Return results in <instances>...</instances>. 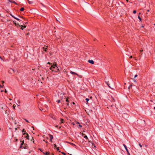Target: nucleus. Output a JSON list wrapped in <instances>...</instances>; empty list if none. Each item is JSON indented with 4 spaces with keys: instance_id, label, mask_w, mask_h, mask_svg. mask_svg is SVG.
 Returning a JSON list of instances; mask_svg holds the SVG:
<instances>
[{
    "instance_id": "c85d7f7f",
    "label": "nucleus",
    "mask_w": 155,
    "mask_h": 155,
    "mask_svg": "<svg viewBox=\"0 0 155 155\" xmlns=\"http://www.w3.org/2000/svg\"><path fill=\"white\" fill-rule=\"evenodd\" d=\"M82 127V125L79 124V125L78 127V128H79V127Z\"/></svg>"
},
{
    "instance_id": "79ce46f5",
    "label": "nucleus",
    "mask_w": 155,
    "mask_h": 155,
    "mask_svg": "<svg viewBox=\"0 0 155 155\" xmlns=\"http://www.w3.org/2000/svg\"><path fill=\"white\" fill-rule=\"evenodd\" d=\"M61 101V102H62L64 103V100L63 99L62 101Z\"/></svg>"
},
{
    "instance_id": "b1692460",
    "label": "nucleus",
    "mask_w": 155,
    "mask_h": 155,
    "mask_svg": "<svg viewBox=\"0 0 155 155\" xmlns=\"http://www.w3.org/2000/svg\"><path fill=\"white\" fill-rule=\"evenodd\" d=\"M11 70L13 72H14V70L13 69H12V68H10L9 71H10Z\"/></svg>"
},
{
    "instance_id": "9b49d317",
    "label": "nucleus",
    "mask_w": 155,
    "mask_h": 155,
    "mask_svg": "<svg viewBox=\"0 0 155 155\" xmlns=\"http://www.w3.org/2000/svg\"><path fill=\"white\" fill-rule=\"evenodd\" d=\"M67 142L72 146H76V145L75 144H74L73 143L68 142Z\"/></svg>"
},
{
    "instance_id": "4c0bfd02",
    "label": "nucleus",
    "mask_w": 155,
    "mask_h": 155,
    "mask_svg": "<svg viewBox=\"0 0 155 155\" xmlns=\"http://www.w3.org/2000/svg\"><path fill=\"white\" fill-rule=\"evenodd\" d=\"M139 146H140L141 147H142V146L141 145V144H140V143H139Z\"/></svg>"
},
{
    "instance_id": "c03bdc74",
    "label": "nucleus",
    "mask_w": 155,
    "mask_h": 155,
    "mask_svg": "<svg viewBox=\"0 0 155 155\" xmlns=\"http://www.w3.org/2000/svg\"><path fill=\"white\" fill-rule=\"evenodd\" d=\"M137 74H136L134 76V78H136V77H137Z\"/></svg>"
},
{
    "instance_id": "774afa93",
    "label": "nucleus",
    "mask_w": 155,
    "mask_h": 155,
    "mask_svg": "<svg viewBox=\"0 0 155 155\" xmlns=\"http://www.w3.org/2000/svg\"><path fill=\"white\" fill-rule=\"evenodd\" d=\"M2 83H4V81H2Z\"/></svg>"
},
{
    "instance_id": "a878e982",
    "label": "nucleus",
    "mask_w": 155,
    "mask_h": 155,
    "mask_svg": "<svg viewBox=\"0 0 155 155\" xmlns=\"http://www.w3.org/2000/svg\"><path fill=\"white\" fill-rule=\"evenodd\" d=\"M32 139L31 140V141H32V142L33 143H34V139H33V137H32Z\"/></svg>"
},
{
    "instance_id": "58836bf2",
    "label": "nucleus",
    "mask_w": 155,
    "mask_h": 155,
    "mask_svg": "<svg viewBox=\"0 0 155 155\" xmlns=\"http://www.w3.org/2000/svg\"><path fill=\"white\" fill-rule=\"evenodd\" d=\"M54 148H56L57 146L55 144H54Z\"/></svg>"
},
{
    "instance_id": "0eeeda50",
    "label": "nucleus",
    "mask_w": 155,
    "mask_h": 155,
    "mask_svg": "<svg viewBox=\"0 0 155 155\" xmlns=\"http://www.w3.org/2000/svg\"><path fill=\"white\" fill-rule=\"evenodd\" d=\"M70 73L76 75L77 76H78V74L76 73L75 72H73L71 71Z\"/></svg>"
},
{
    "instance_id": "69168bd1",
    "label": "nucleus",
    "mask_w": 155,
    "mask_h": 155,
    "mask_svg": "<svg viewBox=\"0 0 155 155\" xmlns=\"http://www.w3.org/2000/svg\"><path fill=\"white\" fill-rule=\"evenodd\" d=\"M15 106H14V105H13V107H14V108H15Z\"/></svg>"
},
{
    "instance_id": "603ef678",
    "label": "nucleus",
    "mask_w": 155,
    "mask_h": 155,
    "mask_svg": "<svg viewBox=\"0 0 155 155\" xmlns=\"http://www.w3.org/2000/svg\"><path fill=\"white\" fill-rule=\"evenodd\" d=\"M47 64H51V63H50L49 62H48L47 63Z\"/></svg>"
},
{
    "instance_id": "2eb2a0df",
    "label": "nucleus",
    "mask_w": 155,
    "mask_h": 155,
    "mask_svg": "<svg viewBox=\"0 0 155 155\" xmlns=\"http://www.w3.org/2000/svg\"><path fill=\"white\" fill-rule=\"evenodd\" d=\"M24 8L23 7H22L20 8V11L22 12V11H24Z\"/></svg>"
},
{
    "instance_id": "09e8293b",
    "label": "nucleus",
    "mask_w": 155,
    "mask_h": 155,
    "mask_svg": "<svg viewBox=\"0 0 155 155\" xmlns=\"http://www.w3.org/2000/svg\"><path fill=\"white\" fill-rule=\"evenodd\" d=\"M130 87H132L133 85H132V84L131 83V84H130Z\"/></svg>"
},
{
    "instance_id": "a18cd8bd",
    "label": "nucleus",
    "mask_w": 155,
    "mask_h": 155,
    "mask_svg": "<svg viewBox=\"0 0 155 155\" xmlns=\"http://www.w3.org/2000/svg\"><path fill=\"white\" fill-rule=\"evenodd\" d=\"M92 144L93 146H94V147H96L95 146V145H94V143H92Z\"/></svg>"
},
{
    "instance_id": "c9c22d12",
    "label": "nucleus",
    "mask_w": 155,
    "mask_h": 155,
    "mask_svg": "<svg viewBox=\"0 0 155 155\" xmlns=\"http://www.w3.org/2000/svg\"><path fill=\"white\" fill-rule=\"evenodd\" d=\"M15 25H16V21H13Z\"/></svg>"
},
{
    "instance_id": "0e129e2a",
    "label": "nucleus",
    "mask_w": 155,
    "mask_h": 155,
    "mask_svg": "<svg viewBox=\"0 0 155 155\" xmlns=\"http://www.w3.org/2000/svg\"><path fill=\"white\" fill-rule=\"evenodd\" d=\"M58 125H56L55 126V127H56V128H57L58 127Z\"/></svg>"
},
{
    "instance_id": "680f3d73",
    "label": "nucleus",
    "mask_w": 155,
    "mask_h": 155,
    "mask_svg": "<svg viewBox=\"0 0 155 155\" xmlns=\"http://www.w3.org/2000/svg\"><path fill=\"white\" fill-rule=\"evenodd\" d=\"M130 58H132V56H131Z\"/></svg>"
},
{
    "instance_id": "393cba45",
    "label": "nucleus",
    "mask_w": 155,
    "mask_h": 155,
    "mask_svg": "<svg viewBox=\"0 0 155 155\" xmlns=\"http://www.w3.org/2000/svg\"><path fill=\"white\" fill-rule=\"evenodd\" d=\"M137 11L136 10H134L133 11V13L134 14H136V13Z\"/></svg>"
},
{
    "instance_id": "20e7f679",
    "label": "nucleus",
    "mask_w": 155,
    "mask_h": 155,
    "mask_svg": "<svg viewBox=\"0 0 155 155\" xmlns=\"http://www.w3.org/2000/svg\"><path fill=\"white\" fill-rule=\"evenodd\" d=\"M64 99H65V101L67 102V103L66 104V105L67 106H68L69 105V101L68 99V98H66V97L65 96H64Z\"/></svg>"
},
{
    "instance_id": "4468645a",
    "label": "nucleus",
    "mask_w": 155,
    "mask_h": 155,
    "mask_svg": "<svg viewBox=\"0 0 155 155\" xmlns=\"http://www.w3.org/2000/svg\"><path fill=\"white\" fill-rule=\"evenodd\" d=\"M84 138H85L86 140H88V138L87 137L85 134H84Z\"/></svg>"
},
{
    "instance_id": "ddd939ff",
    "label": "nucleus",
    "mask_w": 155,
    "mask_h": 155,
    "mask_svg": "<svg viewBox=\"0 0 155 155\" xmlns=\"http://www.w3.org/2000/svg\"><path fill=\"white\" fill-rule=\"evenodd\" d=\"M21 29L22 30H23V28H25L27 26H25V25L23 26V25H21Z\"/></svg>"
},
{
    "instance_id": "f3484780",
    "label": "nucleus",
    "mask_w": 155,
    "mask_h": 155,
    "mask_svg": "<svg viewBox=\"0 0 155 155\" xmlns=\"http://www.w3.org/2000/svg\"><path fill=\"white\" fill-rule=\"evenodd\" d=\"M42 48L43 49V50L44 51H45L46 52L47 51L46 49L47 48H46L43 47Z\"/></svg>"
},
{
    "instance_id": "8fccbe9b",
    "label": "nucleus",
    "mask_w": 155,
    "mask_h": 155,
    "mask_svg": "<svg viewBox=\"0 0 155 155\" xmlns=\"http://www.w3.org/2000/svg\"><path fill=\"white\" fill-rule=\"evenodd\" d=\"M130 87V85L128 87V89H130L131 87Z\"/></svg>"
},
{
    "instance_id": "e433bc0d",
    "label": "nucleus",
    "mask_w": 155,
    "mask_h": 155,
    "mask_svg": "<svg viewBox=\"0 0 155 155\" xmlns=\"http://www.w3.org/2000/svg\"><path fill=\"white\" fill-rule=\"evenodd\" d=\"M76 124H80V123L76 121Z\"/></svg>"
},
{
    "instance_id": "4be33fe9",
    "label": "nucleus",
    "mask_w": 155,
    "mask_h": 155,
    "mask_svg": "<svg viewBox=\"0 0 155 155\" xmlns=\"http://www.w3.org/2000/svg\"><path fill=\"white\" fill-rule=\"evenodd\" d=\"M61 101V100H59L57 101V102L58 104H59V103H60Z\"/></svg>"
},
{
    "instance_id": "6ab92c4d",
    "label": "nucleus",
    "mask_w": 155,
    "mask_h": 155,
    "mask_svg": "<svg viewBox=\"0 0 155 155\" xmlns=\"http://www.w3.org/2000/svg\"><path fill=\"white\" fill-rule=\"evenodd\" d=\"M64 120L63 119H61V122L60 123V124H61V123H64Z\"/></svg>"
},
{
    "instance_id": "4d7b16f0",
    "label": "nucleus",
    "mask_w": 155,
    "mask_h": 155,
    "mask_svg": "<svg viewBox=\"0 0 155 155\" xmlns=\"http://www.w3.org/2000/svg\"><path fill=\"white\" fill-rule=\"evenodd\" d=\"M18 140V139H16L15 140V141H17Z\"/></svg>"
},
{
    "instance_id": "a211bd4d",
    "label": "nucleus",
    "mask_w": 155,
    "mask_h": 155,
    "mask_svg": "<svg viewBox=\"0 0 155 155\" xmlns=\"http://www.w3.org/2000/svg\"><path fill=\"white\" fill-rule=\"evenodd\" d=\"M8 1L9 2L12 3H14L15 2V1H13V0H9Z\"/></svg>"
},
{
    "instance_id": "052dcab7",
    "label": "nucleus",
    "mask_w": 155,
    "mask_h": 155,
    "mask_svg": "<svg viewBox=\"0 0 155 155\" xmlns=\"http://www.w3.org/2000/svg\"><path fill=\"white\" fill-rule=\"evenodd\" d=\"M2 87V86L0 84V88Z\"/></svg>"
},
{
    "instance_id": "bb28decb",
    "label": "nucleus",
    "mask_w": 155,
    "mask_h": 155,
    "mask_svg": "<svg viewBox=\"0 0 155 155\" xmlns=\"http://www.w3.org/2000/svg\"><path fill=\"white\" fill-rule=\"evenodd\" d=\"M38 150H40L42 152H43V150H42L41 149V148H39L38 149Z\"/></svg>"
},
{
    "instance_id": "6e6552de",
    "label": "nucleus",
    "mask_w": 155,
    "mask_h": 155,
    "mask_svg": "<svg viewBox=\"0 0 155 155\" xmlns=\"http://www.w3.org/2000/svg\"><path fill=\"white\" fill-rule=\"evenodd\" d=\"M43 153L45 155H48L49 154H50V152L47 151H46L45 152H43Z\"/></svg>"
},
{
    "instance_id": "bf43d9fd",
    "label": "nucleus",
    "mask_w": 155,
    "mask_h": 155,
    "mask_svg": "<svg viewBox=\"0 0 155 155\" xmlns=\"http://www.w3.org/2000/svg\"><path fill=\"white\" fill-rule=\"evenodd\" d=\"M50 141L51 142H52V140H51V139H50Z\"/></svg>"
},
{
    "instance_id": "7ed1b4c3",
    "label": "nucleus",
    "mask_w": 155,
    "mask_h": 155,
    "mask_svg": "<svg viewBox=\"0 0 155 155\" xmlns=\"http://www.w3.org/2000/svg\"><path fill=\"white\" fill-rule=\"evenodd\" d=\"M123 146L124 147L126 151H127V154L128 155H130L127 149V146H126V145L125 144H123Z\"/></svg>"
},
{
    "instance_id": "72a5a7b5",
    "label": "nucleus",
    "mask_w": 155,
    "mask_h": 155,
    "mask_svg": "<svg viewBox=\"0 0 155 155\" xmlns=\"http://www.w3.org/2000/svg\"><path fill=\"white\" fill-rule=\"evenodd\" d=\"M56 149L57 150H58L59 152H60V151H59V148L58 147L57 148H56Z\"/></svg>"
},
{
    "instance_id": "473e14b6",
    "label": "nucleus",
    "mask_w": 155,
    "mask_h": 155,
    "mask_svg": "<svg viewBox=\"0 0 155 155\" xmlns=\"http://www.w3.org/2000/svg\"><path fill=\"white\" fill-rule=\"evenodd\" d=\"M63 96H62V97H61V99L60 100L61 101H62V100L63 99Z\"/></svg>"
},
{
    "instance_id": "a19ab883",
    "label": "nucleus",
    "mask_w": 155,
    "mask_h": 155,
    "mask_svg": "<svg viewBox=\"0 0 155 155\" xmlns=\"http://www.w3.org/2000/svg\"><path fill=\"white\" fill-rule=\"evenodd\" d=\"M105 83L107 84H109V81H105Z\"/></svg>"
},
{
    "instance_id": "f257e3e1",
    "label": "nucleus",
    "mask_w": 155,
    "mask_h": 155,
    "mask_svg": "<svg viewBox=\"0 0 155 155\" xmlns=\"http://www.w3.org/2000/svg\"><path fill=\"white\" fill-rule=\"evenodd\" d=\"M24 141L23 140L21 144V145L20 147V148H21L22 149L23 148H24V149H27V148L28 147L27 144H25L24 145Z\"/></svg>"
},
{
    "instance_id": "f704fd0d",
    "label": "nucleus",
    "mask_w": 155,
    "mask_h": 155,
    "mask_svg": "<svg viewBox=\"0 0 155 155\" xmlns=\"http://www.w3.org/2000/svg\"><path fill=\"white\" fill-rule=\"evenodd\" d=\"M24 120H25V121H26V122H28V120H26V119H24Z\"/></svg>"
},
{
    "instance_id": "5701e85b",
    "label": "nucleus",
    "mask_w": 155,
    "mask_h": 155,
    "mask_svg": "<svg viewBox=\"0 0 155 155\" xmlns=\"http://www.w3.org/2000/svg\"><path fill=\"white\" fill-rule=\"evenodd\" d=\"M26 131L24 129H23V130H22V132L23 133L24 132L25 133V132Z\"/></svg>"
},
{
    "instance_id": "dca6fc26",
    "label": "nucleus",
    "mask_w": 155,
    "mask_h": 155,
    "mask_svg": "<svg viewBox=\"0 0 155 155\" xmlns=\"http://www.w3.org/2000/svg\"><path fill=\"white\" fill-rule=\"evenodd\" d=\"M85 100L86 101V104H87L88 103V101L89 100V98H86L85 99Z\"/></svg>"
},
{
    "instance_id": "f03ea898",
    "label": "nucleus",
    "mask_w": 155,
    "mask_h": 155,
    "mask_svg": "<svg viewBox=\"0 0 155 155\" xmlns=\"http://www.w3.org/2000/svg\"><path fill=\"white\" fill-rule=\"evenodd\" d=\"M26 135V136L25 137L28 140H29V136L28 134L27 133L25 132L23 134V135Z\"/></svg>"
},
{
    "instance_id": "aec40b11",
    "label": "nucleus",
    "mask_w": 155,
    "mask_h": 155,
    "mask_svg": "<svg viewBox=\"0 0 155 155\" xmlns=\"http://www.w3.org/2000/svg\"><path fill=\"white\" fill-rule=\"evenodd\" d=\"M138 18L140 20V21H141L142 19H141V18L140 17L139 15H138Z\"/></svg>"
},
{
    "instance_id": "e2e57ef3",
    "label": "nucleus",
    "mask_w": 155,
    "mask_h": 155,
    "mask_svg": "<svg viewBox=\"0 0 155 155\" xmlns=\"http://www.w3.org/2000/svg\"><path fill=\"white\" fill-rule=\"evenodd\" d=\"M112 99H113V100L114 101H115V100L113 98H112Z\"/></svg>"
},
{
    "instance_id": "6e6d98bb",
    "label": "nucleus",
    "mask_w": 155,
    "mask_h": 155,
    "mask_svg": "<svg viewBox=\"0 0 155 155\" xmlns=\"http://www.w3.org/2000/svg\"><path fill=\"white\" fill-rule=\"evenodd\" d=\"M72 125H74V124H75L74 123H72Z\"/></svg>"
},
{
    "instance_id": "39448f33",
    "label": "nucleus",
    "mask_w": 155,
    "mask_h": 155,
    "mask_svg": "<svg viewBox=\"0 0 155 155\" xmlns=\"http://www.w3.org/2000/svg\"><path fill=\"white\" fill-rule=\"evenodd\" d=\"M50 117L52 118L53 119H54V120H55L56 119V118L54 116V115L51 114L50 115Z\"/></svg>"
},
{
    "instance_id": "1a4fd4ad",
    "label": "nucleus",
    "mask_w": 155,
    "mask_h": 155,
    "mask_svg": "<svg viewBox=\"0 0 155 155\" xmlns=\"http://www.w3.org/2000/svg\"><path fill=\"white\" fill-rule=\"evenodd\" d=\"M49 136L50 138V139H51V140H52V139L53 138V136L52 135L49 134Z\"/></svg>"
},
{
    "instance_id": "2f4dec72",
    "label": "nucleus",
    "mask_w": 155,
    "mask_h": 155,
    "mask_svg": "<svg viewBox=\"0 0 155 155\" xmlns=\"http://www.w3.org/2000/svg\"><path fill=\"white\" fill-rule=\"evenodd\" d=\"M107 84V85L108 86V87L111 88H112L110 86V84Z\"/></svg>"
},
{
    "instance_id": "ea45409f",
    "label": "nucleus",
    "mask_w": 155,
    "mask_h": 155,
    "mask_svg": "<svg viewBox=\"0 0 155 155\" xmlns=\"http://www.w3.org/2000/svg\"><path fill=\"white\" fill-rule=\"evenodd\" d=\"M43 141H45V143H48V142L47 141H45V140H43Z\"/></svg>"
},
{
    "instance_id": "37998d69",
    "label": "nucleus",
    "mask_w": 155,
    "mask_h": 155,
    "mask_svg": "<svg viewBox=\"0 0 155 155\" xmlns=\"http://www.w3.org/2000/svg\"><path fill=\"white\" fill-rule=\"evenodd\" d=\"M52 68H52V66H51V67H50V69L51 70H52Z\"/></svg>"
},
{
    "instance_id": "13d9d810",
    "label": "nucleus",
    "mask_w": 155,
    "mask_h": 155,
    "mask_svg": "<svg viewBox=\"0 0 155 155\" xmlns=\"http://www.w3.org/2000/svg\"><path fill=\"white\" fill-rule=\"evenodd\" d=\"M29 33H27L26 34V35H29Z\"/></svg>"
},
{
    "instance_id": "423d86ee",
    "label": "nucleus",
    "mask_w": 155,
    "mask_h": 155,
    "mask_svg": "<svg viewBox=\"0 0 155 155\" xmlns=\"http://www.w3.org/2000/svg\"><path fill=\"white\" fill-rule=\"evenodd\" d=\"M88 61L89 63L91 64H93L94 63V62L93 60H88Z\"/></svg>"
},
{
    "instance_id": "7c9ffc66",
    "label": "nucleus",
    "mask_w": 155,
    "mask_h": 155,
    "mask_svg": "<svg viewBox=\"0 0 155 155\" xmlns=\"http://www.w3.org/2000/svg\"><path fill=\"white\" fill-rule=\"evenodd\" d=\"M61 153H62L64 155H66V154L65 153H64V152H61Z\"/></svg>"
},
{
    "instance_id": "c756f323",
    "label": "nucleus",
    "mask_w": 155,
    "mask_h": 155,
    "mask_svg": "<svg viewBox=\"0 0 155 155\" xmlns=\"http://www.w3.org/2000/svg\"><path fill=\"white\" fill-rule=\"evenodd\" d=\"M17 27L18 26H19V27L21 26V25L19 24L18 23H16V25Z\"/></svg>"
},
{
    "instance_id": "9d476101",
    "label": "nucleus",
    "mask_w": 155,
    "mask_h": 155,
    "mask_svg": "<svg viewBox=\"0 0 155 155\" xmlns=\"http://www.w3.org/2000/svg\"><path fill=\"white\" fill-rule=\"evenodd\" d=\"M51 66H52L53 68H56L57 67L56 64H53V65H52Z\"/></svg>"
},
{
    "instance_id": "f8f14e48",
    "label": "nucleus",
    "mask_w": 155,
    "mask_h": 155,
    "mask_svg": "<svg viewBox=\"0 0 155 155\" xmlns=\"http://www.w3.org/2000/svg\"><path fill=\"white\" fill-rule=\"evenodd\" d=\"M55 69H56L55 70H52V71H54L55 72L58 71L59 69L58 68V67H57Z\"/></svg>"
},
{
    "instance_id": "864d4df0",
    "label": "nucleus",
    "mask_w": 155,
    "mask_h": 155,
    "mask_svg": "<svg viewBox=\"0 0 155 155\" xmlns=\"http://www.w3.org/2000/svg\"><path fill=\"white\" fill-rule=\"evenodd\" d=\"M72 104H75L74 103V102H73L72 103Z\"/></svg>"
},
{
    "instance_id": "de8ad7c7",
    "label": "nucleus",
    "mask_w": 155,
    "mask_h": 155,
    "mask_svg": "<svg viewBox=\"0 0 155 155\" xmlns=\"http://www.w3.org/2000/svg\"><path fill=\"white\" fill-rule=\"evenodd\" d=\"M14 3L15 4V5H18V4L16 2H15Z\"/></svg>"
},
{
    "instance_id": "cd10ccee",
    "label": "nucleus",
    "mask_w": 155,
    "mask_h": 155,
    "mask_svg": "<svg viewBox=\"0 0 155 155\" xmlns=\"http://www.w3.org/2000/svg\"><path fill=\"white\" fill-rule=\"evenodd\" d=\"M15 19H16L17 20H18V21H20V20L18 18L16 17V18H15ZM20 21H22L21 20H20Z\"/></svg>"
},
{
    "instance_id": "49530a36",
    "label": "nucleus",
    "mask_w": 155,
    "mask_h": 155,
    "mask_svg": "<svg viewBox=\"0 0 155 155\" xmlns=\"http://www.w3.org/2000/svg\"><path fill=\"white\" fill-rule=\"evenodd\" d=\"M12 16L15 19V18H16V17L14 16V15H12Z\"/></svg>"
},
{
    "instance_id": "3c124183",
    "label": "nucleus",
    "mask_w": 155,
    "mask_h": 155,
    "mask_svg": "<svg viewBox=\"0 0 155 155\" xmlns=\"http://www.w3.org/2000/svg\"><path fill=\"white\" fill-rule=\"evenodd\" d=\"M5 93H7V91H6V89H5Z\"/></svg>"
},
{
    "instance_id": "338daca9",
    "label": "nucleus",
    "mask_w": 155,
    "mask_h": 155,
    "mask_svg": "<svg viewBox=\"0 0 155 155\" xmlns=\"http://www.w3.org/2000/svg\"><path fill=\"white\" fill-rule=\"evenodd\" d=\"M25 24H28V22H25Z\"/></svg>"
},
{
    "instance_id": "412c9836",
    "label": "nucleus",
    "mask_w": 155,
    "mask_h": 155,
    "mask_svg": "<svg viewBox=\"0 0 155 155\" xmlns=\"http://www.w3.org/2000/svg\"><path fill=\"white\" fill-rule=\"evenodd\" d=\"M28 2L29 4H31L33 3V2L32 1H29V0H28Z\"/></svg>"
},
{
    "instance_id": "5fc2aeb1",
    "label": "nucleus",
    "mask_w": 155,
    "mask_h": 155,
    "mask_svg": "<svg viewBox=\"0 0 155 155\" xmlns=\"http://www.w3.org/2000/svg\"><path fill=\"white\" fill-rule=\"evenodd\" d=\"M134 81L135 82H136V80H134Z\"/></svg>"
}]
</instances>
